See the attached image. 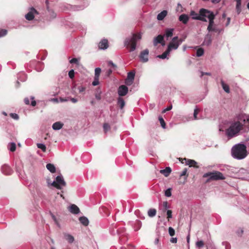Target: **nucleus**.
I'll use <instances>...</instances> for the list:
<instances>
[{
	"label": "nucleus",
	"mask_w": 249,
	"mask_h": 249,
	"mask_svg": "<svg viewBox=\"0 0 249 249\" xmlns=\"http://www.w3.org/2000/svg\"><path fill=\"white\" fill-rule=\"evenodd\" d=\"M79 220L80 222V223L85 226H87L89 225V219L86 216H83L80 217L79 218Z\"/></svg>",
	"instance_id": "393cba45"
},
{
	"label": "nucleus",
	"mask_w": 249,
	"mask_h": 249,
	"mask_svg": "<svg viewBox=\"0 0 249 249\" xmlns=\"http://www.w3.org/2000/svg\"><path fill=\"white\" fill-rule=\"evenodd\" d=\"M178 39V36H174L171 41L169 43L167 47V49L171 52L173 50H177L179 47V44L177 41Z\"/></svg>",
	"instance_id": "6e6552de"
},
{
	"label": "nucleus",
	"mask_w": 249,
	"mask_h": 249,
	"mask_svg": "<svg viewBox=\"0 0 249 249\" xmlns=\"http://www.w3.org/2000/svg\"><path fill=\"white\" fill-rule=\"evenodd\" d=\"M64 237L69 243H72L74 241V237L69 233H64Z\"/></svg>",
	"instance_id": "4be33fe9"
},
{
	"label": "nucleus",
	"mask_w": 249,
	"mask_h": 249,
	"mask_svg": "<svg viewBox=\"0 0 249 249\" xmlns=\"http://www.w3.org/2000/svg\"><path fill=\"white\" fill-rule=\"evenodd\" d=\"M117 104L120 107V108L122 109L125 105L124 100L121 97H119L117 100Z\"/></svg>",
	"instance_id": "c756f323"
},
{
	"label": "nucleus",
	"mask_w": 249,
	"mask_h": 249,
	"mask_svg": "<svg viewBox=\"0 0 249 249\" xmlns=\"http://www.w3.org/2000/svg\"><path fill=\"white\" fill-rule=\"evenodd\" d=\"M237 121L232 122L226 130V134L230 139L239 134L243 129L244 125L249 126V115L240 113L237 117Z\"/></svg>",
	"instance_id": "f257e3e1"
},
{
	"label": "nucleus",
	"mask_w": 249,
	"mask_h": 249,
	"mask_svg": "<svg viewBox=\"0 0 249 249\" xmlns=\"http://www.w3.org/2000/svg\"><path fill=\"white\" fill-rule=\"evenodd\" d=\"M78 89L80 93H82V92H83L84 91H85L86 88H85V87H84L83 86H79L78 87Z\"/></svg>",
	"instance_id": "13d9d810"
},
{
	"label": "nucleus",
	"mask_w": 249,
	"mask_h": 249,
	"mask_svg": "<svg viewBox=\"0 0 249 249\" xmlns=\"http://www.w3.org/2000/svg\"><path fill=\"white\" fill-rule=\"evenodd\" d=\"M174 31V29L173 28H167L165 30V34L163 36L168 39L169 37L173 36Z\"/></svg>",
	"instance_id": "dca6fc26"
},
{
	"label": "nucleus",
	"mask_w": 249,
	"mask_h": 249,
	"mask_svg": "<svg viewBox=\"0 0 249 249\" xmlns=\"http://www.w3.org/2000/svg\"><path fill=\"white\" fill-rule=\"evenodd\" d=\"M69 76L71 79H73L74 77V71L73 70H71L69 72Z\"/></svg>",
	"instance_id": "864d4df0"
},
{
	"label": "nucleus",
	"mask_w": 249,
	"mask_h": 249,
	"mask_svg": "<svg viewBox=\"0 0 249 249\" xmlns=\"http://www.w3.org/2000/svg\"><path fill=\"white\" fill-rule=\"evenodd\" d=\"M231 156H247V146L243 143L233 145L231 150Z\"/></svg>",
	"instance_id": "7ed1b4c3"
},
{
	"label": "nucleus",
	"mask_w": 249,
	"mask_h": 249,
	"mask_svg": "<svg viewBox=\"0 0 249 249\" xmlns=\"http://www.w3.org/2000/svg\"><path fill=\"white\" fill-rule=\"evenodd\" d=\"M222 29H220L216 26L215 25L214 26L211 28V30L210 32H214L215 33L219 34L222 31Z\"/></svg>",
	"instance_id": "f704fd0d"
},
{
	"label": "nucleus",
	"mask_w": 249,
	"mask_h": 249,
	"mask_svg": "<svg viewBox=\"0 0 249 249\" xmlns=\"http://www.w3.org/2000/svg\"><path fill=\"white\" fill-rule=\"evenodd\" d=\"M172 195L171 193V189L168 188L166 189L165 191V196L167 197H170Z\"/></svg>",
	"instance_id": "49530a36"
},
{
	"label": "nucleus",
	"mask_w": 249,
	"mask_h": 249,
	"mask_svg": "<svg viewBox=\"0 0 249 249\" xmlns=\"http://www.w3.org/2000/svg\"><path fill=\"white\" fill-rule=\"evenodd\" d=\"M212 41V39L211 35L210 34H207L205 37L203 44V45L208 46L211 44Z\"/></svg>",
	"instance_id": "f3484780"
},
{
	"label": "nucleus",
	"mask_w": 249,
	"mask_h": 249,
	"mask_svg": "<svg viewBox=\"0 0 249 249\" xmlns=\"http://www.w3.org/2000/svg\"><path fill=\"white\" fill-rule=\"evenodd\" d=\"M47 169L51 173H53L56 171L54 165L51 163H48L46 165Z\"/></svg>",
	"instance_id": "c85d7f7f"
},
{
	"label": "nucleus",
	"mask_w": 249,
	"mask_h": 249,
	"mask_svg": "<svg viewBox=\"0 0 249 249\" xmlns=\"http://www.w3.org/2000/svg\"><path fill=\"white\" fill-rule=\"evenodd\" d=\"M196 246L198 248H202L204 247V243L202 240H199L196 242Z\"/></svg>",
	"instance_id": "a19ab883"
},
{
	"label": "nucleus",
	"mask_w": 249,
	"mask_h": 249,
	"mask_svg": "<svg viewBox=\"0 0 249 249\" xmlns=\"http://www.w3.org/2000/svg\"><path fill=\"white\" fill-rule=\"evenodd\" d=\"M133 81H134L133 80H130V79L126 78L125 81V83L127 86H130L132 84V83H133Z\"/></svg>",
	"instance_id": "6e6d98bb"
},
{
	"label": "nucleus",
	"mask_w": 249,
	"mask_h": 249,
	"mask_svg": "<svg viewBox=\"0 0 249 249\" xmlns=\"http://www.w3.org/2000/svg\"><path fill=\"white\" fill-rule=\"evenodd\" d=\"M221 86L223 88V89L224 90V91L225 92H226L227 93H229L230 92V88H229V86L228 85L226 84L222 80H221Z\"/></svg>",
	"instance_id": "7c9ffc66"
},
{
	"label": "nucleus",
	"mask_w": 249,
	"mask_h": 249,
	"mask_svg": "<svg viewBox=\"0 0 249 249\" xmlns=\"http://www.w3.org/2000/svg\"><path fill=\"white\" fill-rule=\"evenodd\" d=\"M167 218L168 220L170 218H172V212L171 210H167Z\"/></svg>",
	"instance_id": "5fc2aeb1"
},
{
	"label": "nucleus",
	"mask_w": 249,
	"mask_h": 249,
	"mask_svg": "<svg viewBox=\"0 0 249 249\" xmlns=\"http://www.w3.org/2000/svg\"><path fill=\"white\" fill-rule=\"evenodd\" d=\"M163 207L164 208L165 210L170 208V206L168 205L167 201H164L163 202Z\"/></svg>",
	"instance_id": "4d7b16f0"
},
{
	"label": "nucleus",
	"mask_w": 249,
	"mask_h": 249,
	"mask_svg": "<svg viewBox=\"0 0 249 249\" xmlns=\"http://www.w3.org/2000/svg\"><path fill=\"white\" fill-rule=\"evenodd\" d=\"M190 16L192 17V19L196 20H200V14L199 13H196L194 11H191L190 12Z\"/></svg>",
	"instance_id": "b1692460"
},
{
	"label": "nucleus",
	"mask_w": 249,
	"mask_h": 249,
	"mask_svg": "<svg viewBox=\"0 0 249 249\" xmlns=\"http://www.w3.org/2000/svg\"><path fill=\"white\" fill-rule=\"evenodd\" d=\"M10 116L11 117H12L13 119L15 120H18L19 119L18 115L15 113H11L10 114Z\"/></svg>",
	"instance_id": "603ef678"
},
{
	"label": "nucleus",
	"mask_w": 249,
	"mask_h": 249,
	"mask_svg": "<svg viewBox=\"0 0 249 249\" xmlns=\"http://www.w3.org/2000/svg\"><path fill=\"white\" fill-rule=\"evenodd\" d=\"M159 43H160L163 46L165 45V43L164 40V36L163 35H159L154 38L153 40L154 46H156Z\"/></svg>",
	"instance_id": "1a4fd4ad"
},
{
	"label": "nucleus",
	"mask_w": 249,
	"mask_h": 249,
	"mask_svg": "<svg viewBox=\"0 0 249 249\" xmlns=\"http://www.w3.org/2000/svg\"><path fill=\"white\" fill-rule=\"evenodd\" d=\"M31 99H32V101L31 102V105L33 107H35L36 105V102L35 100H34V97H31Z\"/></svg>",
	"instance_id": "0e129e2a"
},
{
	"label": "nucleus",
	"mask_w": 249,
	"mask_h": 249,
	"mask_svg": "<svg viewBox=\"0 0 249 249\" xmlns=\"http://www.w3.org/2000/svg\"><path fill=\"white\" fill-rule=\"evenodd\" d=\"M215 17V15L212 16L211 18H209V25L207 27V30L208 32H210V30H211V28L215 25L214 23V19Z\"/></svg>",
	"instance_id": "aec40b11"
},
{
	"label": "nucleus",
	"mask_w": 249,
	"mask_h": 249,
	"mask_svg": "<svg viewBox=\"0 0 249 249\" xmlns=\"http://www.w3.org/2000/svg\"><path fill=\"white\" fill-rule=\"evenodd\" d=\"M117 235L119 236V241L121 244L126 241L128 238L126 237L125 229L124 227L118 228V232Z\"/></svg>",
	"instance_id": "0eeeda50"
},
{
	"label": "nucleus",
	"mask_w": 249,
	"mask_h": 249,
	"mask_svg": "<svg viewBox=\"0 0 249 249\" xmlns=\"http://www.w3.org/2000/svg\"><path fill=\"white\" fill-rule=\"evenodd\" d=\"M199 13L200 14V18L202 19H200V21L204 22L207 21L206 18H208L209 19V18L215 15L213 12L204 8L200 9L199 10Z\"/></svg>",
	"instance_id": "423d86ee"
},
{
	"label": "nucleus",
	"mask_w": 249,
	"mask_h": 249,
	"mask_svg": "<svg viewBox=\"0 0 249 249\" xmlns=\"http://www.w3.org/2000/svg\"><path fill=\"white\" fill-rule=\"evenodd\" d=\"M204 54V50L202 48H199L196 51V55L197 57H200Z\"/></svg>",
	"instance_id": "4c0bfd02"
},
{
	"label": "nucleus",
	"mask_w": 249,
	"mask_h": 249,
	"mask_svg": "<svg viewBox=\"0 0 249 249\" xmlns=\"http://www.w3.org/2000/svg\"><path fill=\"white\" fill-rule=\"evenodd\" d=\"M135 73L134 71H131L127 73V79H130V80H133L134 79Z\"/></svg>",
	"instance_id": "c9c22d12"
},
{
	"label": "nucleus",
	"mask_w": 249,
	"mask_h": 249,
	"mask_svg": "<svg viewBox=\"0 0 249 249\" xmlns=\"http://www.w3.org/2000/svg\"><path fill=\"white\" fill-rule=\"evenodd\" d=\"M99 77H94V81L92 83V85L93 86H95L99 85Z\"/></svg>",
	"instance_id": "de8ad7c7"
},
{
	"label": "nucleus",
	"mask_w": 249,
	"mask_h": 249,
	"mask_svg": "<svg viewBox=\"0 0 249 249\" xmlns=\"http://www.w3.org/2000/svg\"><path fill=\"white\" fill-rule=\"evenodd\" d=\"M112 72V70L111 69H108L106 71V75L107 76H109Z\"/></svg>",
	"instance_id": "338daca9"
},
{
	"label": "nucleus",
	"mask_w": 249,
	"mask_h": 249,
	"mask_svg": "<svg viewBox=\"0 0 249 249\" xmlns=\"http://www.w3.org/2000/svg\"><path fill=\"white\" fill-rule=\"evenodd\" d=\"M70 211L73 214H78L80 213L79 208L75 204H72L70 207Z\"/></svg>",
	"instance_id": "412c9836"
},
{
	"label": "nucleus",
	"mask_w": 249,
	"mask_h": 249,
	"mask_svg": "<svg viewBox=\"0 0 249 249\" xmlns=\"http://www.w3.org/2000/svg\"><path fill=\"white\" fill-rule=\"evenodd\" d=\"M169 234L171 236H173L175 234V230L172 227H169L168 229Z\"/></svg>",
	"instance_id": "a18cd8bd"
},
{
	"label": "nucleus",
	"mask_w": 249,
	"mask_h": 249,
	"mask_svg": "<svg viewBox=\"0 0 249 249\" xmlns=\"http://www.w3.org/2000/svg\"><path fill=\"white\" fill-rule=\"evenodd\" d=\"M179 160L180 161H181V162L182 163H184L183 160H185V164L186 165H189L190 166H193V164H196V162L194 160H193L187 159L186 158H184V159H181L180 158H179Z\"/></svg>",
	"instance_id": "a211bd4d"
},
{
	"label": "nucleus",
	"mask_w": 249,
	"mask_h": 249,
	"mask_svg": "<svg viewBox=\"0 0 249 249\" xmlns=\"http://www.w3.org/2000/svg\"><path fill=\"white\" fill-rule=\"evenodd\" d=\"M199 112V109L197 107H196L195 108V109H194V118L195 120L198 119L197 115L198 114Z\"/></svg>",
	"instance_id": "37998d69"
},
{
	"label": "nucleus",
	"mask_w": 249,
	"mask_h": 249,
	"mask_svg": "<svg viewBox=\"0 0 249 249\" xmlns=\"http://www.w3.org/2000/svg\"><path fill=\"white\" fill-rule=\"evenodd\" d=\"M35 14H38V13L34 8L32 7L25 17L27 20H32L34 19Z\"/></svg>",
	"instance_id": "9d476101"
},
{
	"label": "nucleus",
	"mask_w": 249,
	"mask_h": 249,
	"mask_svg": "<svg viewBox=\"0 0 249 249\" xmlns=\"http://www.w3.org/2000/svg\"><path fill=\"white\" fill-rule=\"evenodd\" d=\"M128 88L125 85L120 86L118 89V93L120 96H125L128 92Z\"/></svg>",
	"instance_id": "9b49d317"
},
{
	"label": "nucleus",
	"mask_w": 249,
	"mask_h": 249,
	"mask_svg": "<svg viewBox=\"0 0 249 249\" xmlns=\"http://www.w3.org/2000/svg\"><path fill=\"white\" fill-rule=\"evenodd\" d=\"M141 38L142 36L140 34H134L132 36L127 37L125 39L124 45L126 48L130 49V52H133L136 49L137 41L141 39Z\"/></svg>",
	"instance_id": "f03ea898"
},
{
	"label": "nucleus",
	"mask_w": 249,
	"mask_h": 249,
	"mask_svg": "<svg viewBox=\"0 0 249 249\" xmlns=\"http://www.w3.org/2000/svg\"><path fill=\"white\" fill-rule=\"evenodd\" d=\"M159 120L162 128H165L166 126V124L164 121L163 118L161 116L159 117Z\"/></svg>",
	"instance_id": "58836bf2"
},
{
	"label": "nucleus",
	"mask_w": 249,
	"mask_h": 249,
	"mask_svg": "<svg viewBox=\"0 0 249 249\" xmlns=\"http://www.w3.org/2000/svg\"><path fill=\"white\" fill-rule=\"evenodd\" d=\"M9 150L11 152H14L16 150V145L15 142H10L8 145Z\"/></svg>",
	"instance_id": "473e14b6"
},
{
	"label": "nucleus",
	"mask_w": 249,
	"mask_h": 249,
	"mask_svg": "<svg viewBox=\"0 0 249 249\" xmlns=\"http://www.w3.org/2000/svg\"><path fill=\"white\" fill-rule=\"evenodd\" d=\"M167 14V11L163 10L158 15L157 19L159 20H162L166 17Z\"/></svg>",
	"instance_id": "bb28decb"
},
{
	"label": "nucleus",
	"mask_w": 249,
	"mask_h": 249,
	"mask_svg": "<svg viewBox=\"0 0 249 249\" xmlns=\"http://www.w3.org/2000/svg\"><path fill=\"white\" fill-rule=\"evenodd\" d=\"M189 16L186 14H182L178 18V19L180 21L182 22L183 24H186L187 23L189 20Z\"/></svg>",
	"instance_id": "6ab92c4d"
},
{
	"label": "nucleus",
	"mask_w": 249,
	"mask_h": 249,
	"mask_svg": "<svg viewBox=\"0 0 249 249\" xmlns=\"http://www.w3.org/2000/svg\"><path fill=\"white\" fill-rule=\"evenodd\" d=\"M187 169H184L182 171V172L180 173V176L181 177V176H185L186 173H187Z\"/></svg>",
	"instance_id": "774afa93"
},
{
	"label": "nucleus",
	"mask_w": 249,
	"mask_h": 249,
	"mask_svg": "<svg viewBox=\"0 0 249 249\" xmlns=\"http://www.w3.org/2000/svg\"><path fill=\"white\" fill-rule=\"evenodd\" d=\"M203 178H208L207 181L209 180H223L225 179L223 174L219 171L210 172L205 173Z\"/></svg>",
	"instance_id": "20e7f679"
},
{
	"label": "nucleus",
	"mask_w": 249,
	"mask_h": 249,
	"mask_svg": "<svg viewBox=\"0 0 249 249\" xmlns=\"http://www.w3.org/2000/svg\"><path fill=\"white\" fill-rule=\"evenodd\" d=\"M149 54V51L148 49H145L142 51L140 55V58L141 61L143 62H146L148 60V55Z\"/></svg>",
	"instance_id": "f8f14e48"
},
{
	"label": "nucleus",
	"mask_w": 249,
	"mask_h": 249,
	"mask_svg": "<svg viewBox=\"0 0 249 249\" xmlns=\"http://www.w3.org/2000/svg\"><path fill=\"white\" fill-rule=\"evenodd\" d=\"M170 52L167 49V50L161 55H159L158 57L161 59H165L167 56L170 53Z\"/></svg>",
	"instance_id": "72a5a7b5"
},
{
	"label": "nucleus",
	"mask_w": 249,
	"mask_h": 249,
	"mask_svg": "<svg viewBox=\"0 0 249 249\" xmlns=\"http://www.w3.org/2000/svg\"><path fill=\"white\" fill-rule=\"evenodd\" d=\"M142 226V222L139 220H137L135 222L133 227L135 231H138L140 229Z\"/></svg>",
	"instance_id": "cd10ccee"
},
{
	"label": "nucleus",
	"mask_w": 249,
	"mask_h": 249,
	"mask_svg": "<svg viewBox=\"0 0 249 249\" xmlns=\"http://www.w3.org/2000/svg\"><path fill=\"white\" fill-rule=\"evenodd\" d=\"M172 170L170 167H166L164 169L161 170L160 173L167 177L171 173Z\"/></svg>",
	"instance_id": "5701e85b"
},
{
	"label": "nucleus",
	"mask_w": 249,
	"mask_h": 249,
	"mask_svg": "<svg viewBox=\"0 0 249 249\" xmlns=\"http://www.w3.org/2000/svg\"><path fill=\"white\" fill-rule=\"evenodd\" d=\"M182 7L180 3H178V6L177 7V11L178 12H182Z\"/></svg>",
	"instance_id": "052dcab7"
},
{
	"label": "nucleus",
	"mask_w": 249,
	"mask_h": 249,
	"mask_svg": "<svg viewBox=\"0 0 249 249\" xmlns=\"http://www.w3.org/2000/svg\"><path fill=\"white\" fill-rule=\"evenodd\" d=\"M241 3H240L239 2H238V3H236V9L238 14H239L241 11Z\"/></svg>",
	"instance_id": "3c124183"
},
{
	"label": "nucleus",
	"mask_w": 249,
	"mask_h": 249,
	"mask_svg": "<svg viewBox=\"0 0 249 249\" xmlns=\"http://www.w3.org/2000/svg\"><path fill=\"white\" fill-rule=\"evenodd\" d=\"M1 172L5 175H11L13 172L11 167L7 164L1 166Z\"/></svg>",
	"instance_id": "ddd939ff"
},
{
	"label": "nucleus",
	"mask_w": 249,
	"mask_h": 249,
	"mask_svg": "<svg viewBox=\"0 0 249 249\" xmlns=\"http://www.w3.org/2000/svg\"><path fill=\"white\" fill-rule=\"evenodd\" d=\"M37 146L38 148L41 149L43 151H45L46 146L45 145V144H44L43 143H37Z\"/></svg>",
	"instance_id": "09e8293b"
},
{
	"label": "nucleus",
	"mask_w": 249,
	"mask_h": 249,
	"mask_svg": "<svg viewBox=\"0 0 249 249\" xmlns=\"http://www.w3.org/2000/svg\"><path fill=\"white\" fill-rule=\"evenodd\" d=\"M110 233L112 235H117L118 232V228L116 226V224L113 223L110 225L109 228Z\"/></svg>",
	"instance_id": "4468645a"
},
{
	"label": "nucleus",
	"mask_w": 249,
	"mask_h": 249,
	"mask_svg": "<svg viewBox=\"0 0 249 249\" xmlns=\"http://www.w3.org/2000/svg\"><path fill=\"white\" fill-rule=\"evenodd\" d=\"M222 245L225 247V249H231V245L228 242L224 241L222 243Z\"/></svg>",
	"instance_id": "c03bdc74"
},
{
	"label": "nucleus",
	"mask_w": 249,
	"mask_h": 249,
	"mask_svg": "<svg viewBox=\"0 0 249 249\" xmlns=\"http://www.w3.org/2000/svg\"><path fill=\"white\" fill-rule=\"evenodd\" d=\"M99 48L102 50L107 49L108 47V41L107 39H102L99 43Z\"/></svg>",
	"instance_id": "2eb2a0df"
},
{
	"label": "nucleus",
	"mask_w": 249,
	"mask_h": 249,
	"mask_svg": "<svg viewBox=\"0 0 249 249\" xmlns=\"http://www.w3.org/2000/svg\"><path fill=\"white\" fill-rule=\"evenodd\" d=\"M206 246L207 248V249H215V246H214L213 242L211 240H208L206 243Z\"/></svg>",
	"instance_id": "2f4dec72"
},
{
	"label": "nucleus",
	"mask_w": 249,
	"mask_h": 249,
	"mask_svg": "<svg viewBox=\"0 0 249 249\" xmlns=\"http://www.w3.org/2000/svg\"><path fill=\"white\" fill-rule=\"evenodd\" d=\"M156 210L155 209H150L148 211V216L150 217H153L156 215Z\"/></svg>",
	"instance_id": "e433bc0d"
},
{
	"label": "nucleus",
	"mask_w": 249,
	"mask_h": 249,
	"mask_svg": "<svg viewBox=\"0 0 249 249\" xmlns=\"http://www.w3.org/2000/svg\"><path fill=\"white\" fill-rule=\"evenodd\" d=\"M52 186L58 189H62L63 187L66 186V182L61 174L58 175L55 179L52 182Z\"/></svg>",
	"instance_id": "39448f33"
},
{
	"label": "nucleus",
	"mask_w": 249,
	"mask_h": 249,
	"mask_svg": "<svg viewBox=\"0 0 249 249\" xmlns=\"http://www.w3.org/2000/svg\"><path fill=\"white\" fill-rule=\"evenodd\" d=\"M108 66H111L114 68H116V65L114 64L112 61H109L108 62Z\"/></svg>",
	"instance_id": "e2e57ef3"
},
{
	"label": "nucleus",
	"mask_w": 249,
	"mask_h": 249,
	"mask_svg": "<svg viewBox=\"0 0 249 249\" xmlns=\"http://www.w3.org/2000/svg\"><path fill=\"white\" fill-rule=\"evenodd\" d=\"M70 62L71 64H73V63L77 64L78 62V59L77 58H74L71 59L70 61Z\"/></svg>",
	"instance_id": "680f3d73"
},
{
	"label": "nucleus",
	"mask_w": 249,
	"mask_h": 249,
	"mask_svg": "<svg viewBox=\"0 0 249 249\" xmlns=\"http://www.w3.org/2000/svg\"><path fill=\"white\" fill-rule=\"evenodd\" d=\"M170 242L172 243H176L177 242V238L176 237H172L170 239Z\"/></svg>",
	"instance_id": "69168bd1"
},
{
	"label": "nucleus",
	"mask_w": 249,
	"mask_h": 249,
	"mask_svg": "<svg viewBox=\"0 0 249 249\" xmlns=\"http://www.w3.org/2000/svg\"><path fill=\"white\" fill-rule=\"evenodd\" d=\"M103 129L105 133H106L110 129L109 124L107 123H105L103 125Z\"/></svg>",
	"instance_id": "ea45409f"
},
{
	"label": "nucleus",
	"mask_w": 249,
	"mask_h": 249,
	"mask_svg": "<svg viewBox=\"0 0 249 249\" xmlns=\"http://www.w3.org/2000/svg\"><path fill=\"white\" fill-rule=\"evenodd\" d=\"M7 33V31L5 29L0 30V37L5 36Z\"/></svg>",
	"instance_id": "8fccbe9b"
},
{
	"label": "nucleus",
	"mask_w": 249,
	"mask_h": 249,
	"mask_svg": "<svg viewBox=\"0 0 249 249\" xmlns=\"http://www.w3.org/2000/svg\"><path fill=\"white\" fill-rule=\"evenodd\" d=\"M101 72V69L100 68H95L94 77H99Z\"/></svg>",
	"instance_id": "79ce46f5"
},
{
	"label": "nucleus",
	"mask_w": 249,
	"mask_h": 249,
	"mask_svg": "<svg viewBox=\"0 0 249 249\" xmlns=\"http://www.w3.org/2000/svg\"><path fill=\"white\" fill-rule=\"evenodd\" d=\"M172 108V105H170V106L168 107L167 108H165L162 111V113H165L167 111L170 110Z\"/></svg>",
	"instance_id": "bf43d9fd"
},
{
	"label": "nucleus",
	"mask_w": 249,
	"mask_h": 249,
	"mask_svg": "<svg viewBox=\"0 0 249 249\" xmlns=\"http://www.w3.org/2000/svg\"><path fill=\"white\" fill-rule=\"evenodd\" d=\"M63 124L60 122H57L54 123L52 126V128L53 130H58L62 128Z\"/></svg>",
	"instance_id": "a878e982"
}]
</instances>
